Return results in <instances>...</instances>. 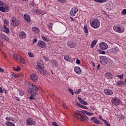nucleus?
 Returning a JSON list of instances; mask_svg holds the SVG:
<instances>
[{
  "instance_id": "2eb2a0df",
  "label": "nucleus",
  "mask_w": 126,
  "mask_h": 126,
  "mask_svg": "<svg viewBox=\"0 0 126 126\" xmlns=\"http://www.w3.org/2000/svg\"><path fill=\"white\" fill-rule=\"evenodd\" d=\"M64 60H65V61H66V62H69L70 63H73V59L70 58V56L69 55L65 56L64 57Z\"/></svg>"
},
{
  "instance_id": "603ef678",
  "label": "nucleus",
  "mask_w": 126,
  "mask_h": 126,
  "mask_svg": "<svg viewBox=\"0 0 126 126\" xmlns=\"http://www.w3.org/2000/svg\"><path fill=\"white\" fill-rule=\"evenodd\" d=\"M81 92V89H79L78 91L74 92L75 94H80Z\"/></svg>"
},
{
  "instance_id": "412c9836",
  "label": "nucleus",
  "mask_w": 126,
  "mask_h": 126,
  "mask_svg": "<svg viewBox=\"0 0 126 126\" xmlns=\"http://www.w3.org/2000/svg\"><path fill=\"white\" fill-rule=\"evenodd\" d=\"M32 32L35 33H38L40 32V30L39 29V28L36 27H33L32 29Z\"/></svg>"
},
{
  "instance_id": "5701e85b",
  "label": "nucleus",
  "mask_w": 126,
  "mask_h": 126,
  "mask_svg": "<svg viewBox=\"0 0 126 126\" xmlns=\"http://www.w3.org/2000/svg\"><path fill=\"white\" fill-rule=\"evenodd\" d=\"M5 125L6 126H15V124L10 121H6Z\"/></svg>"
},
{
  "instance_id": "79ce46f5",
  "label": "nucleus",
  "mask_w": 126,
  "mask_h": 126,
  "mask_svg": "<svg viewBox=\"0 0 126 126\" xmlns=\"http://www.w3.org/2000/svg\"><path fill=\"white\" fill-rule=\"evenodd\" d=\"M3 30H4V32H5V33H6V34L9 33V29H8V28H7L4 29Z\"/></svg>"
},
{
  "instance_id": "4d7b16f0",
  "label": "nucleus",
  "mask_w": 126,
  "mask_h": 126,
  "mask_svg": "<svg viewBox=\"0 0 126 126\" xmlns=\"http://www.w3.org/2000/svg\"><path fill=\"white\" fill-rule=\"evenodd\" d=\"M43 59L44 60H45V61H46V62H48V61H49V58L48 57H47V56H43Z\"/></svg>"
},
{
  "instance_id": "bb28decb",
  "label": "nucleus",
  "mask_w": 126,
  "mask_h": 126,
  "mask_svg": "<svg viewBox=\"0 0 126 126\" xmlns=\"http://www.w3.org/2000/svg\"><path fill=\"white\" fill-rule=\"evenodd\" d=\"M104 93L106 94V95H111V91L108 89H104Z\"/></svg>"
},
{
  "instance_id": "39448f33",
  "label": "nucleus",
  "mask_w": 126,
  "mask_h": 126,
  "mask_svg": "<svg viewBox=\"0 0 126 126\" xmlns=\"http://www.w3.org/2000/svg\"><path fill=\"white\" fill-rule=\"evenodd\" d=\"M44 65L42 64V63H37V65H36V68L38 69V70L40 73H42V74H43V75L47 76V75H48V74L47 73V71L44 70Z\"/></svg>"
},
{
  "instance_id": "338daca9",
  "label": "nucleus",
  "mask_w": 126,
  "mask_h": 126,
  "mask_svg": "<svg viewBox=\"0 0 126 126\" xmlns=\"http://www.w3.org/2000/svg\"><path fill=\"white\" fill-rule=\"evenodd\" d=\"M15 99L17 100V101H20V98L18 97H16Z\"/></svg>"
},
{
  "instance_id": "4be33fe9",
  "label": "nucleus",
  "mask_w": 126,
  "mask_h": 126,
  "mask_svg": "<svg viewBox=\"0 0 126 126\" xmlns=\"http://www.w3.org/2000/svg\"><path fill=\"white\" fill-rule=\"evenodd\" d=\"M91 121H93V122H94V124H96L97 125H100V121H99V120H97L96 119V117H93L91 118Z\"/></svg>"
},
{
  "instance_id": "864d4df0",
  "label": "nucleus",
  "mask_w": 126,
  "mask_h": 126,
  "mask_svg": "<svg viewBox=\"0 0 126 126\" xmlns=\"http://www.w3.org/2000/svg\"><path fill=\"white\" fill-rule=\"evenodd\" d=\"M59 2H61V3H64L65 1H66V0H57Z\"/></svg>"
},
{
  "instance_id": "20e7f679",
  "label": "nucleus",
  "mask_w": 126,
  "mask_h": 126,
  "mask_svg": "<svg viewBox=\"0 0 126 126\" xmlns=\"http://www.w3.org/2000/svg\"><path fill=\"white\" fill-rule=\"evenodd\" d=\"M113 29L114 31L118 32V33H123L125 32V26L122 24L113 26Z\"/></svg>"
},
{
  "instance_id": "72a5a7b5",
  "label": "nucleus",
  "mask_w": 126,
  "mask_h": 126,
  "mask_svg": "<svg viewBox=\"0 0 126 126\" xmlns=\"http://www.w3.org/2000/svg\"><path fill=\"white\" fill-rule=\"evenodd\" d=\"M77 105L79 106V107H80V108H82V109H88L87 107H86V106H84V105H82L80 103H77Z\"/></svg>"
},
{
  "instance_id": "2f4dec72",
  "label": "nucleus",
  "mask_w": 126,
  "mask_h": 126,
  "mask_svg": "<svg viewBox=\"0 0 126 126\" xmlns=\"http://www.w3.org/2000/svg\"><path fill=\"white\" fill-rule=\"evenodd\" d=\"M19 60H20V62L22 63H23V64H25V63H26V61H25V60H24V59H23V58L21 57V58H20Z\"/></svg>"
},
{
  "instance_id": "3c124183",
  "label": "nucleus",
  "mask_w": 126,
  "mask_h": 126,
  "mask_svg": "<svg viewBox=\"0 0 126 126\" xmlns=\"http://www.w3.org/2000/svg\"><path fill=\"white\" fill-rule=\"evenodd\" d=\"M96 44H97V41L96 40H93L92 42V45H93V46H95Z\"/></svg>"
},
{
  "instance_id": "37998d69",
  "label": "nucleus",
  "mask_w": 126,
  "mask_h": 126,
  "mask_svg": "<svg viewBox=\"0 0 126 126\" xmlns=\"http://www.w3.org/2000/svg\"><path fill=\"white\" fill-rule=\"evenodd\" d=\"M28 55L30 58H34V54L32 52H29Z\"/></svg>"
},
{
  "instance_id": "09e8293b",
  "label": "nucleus",
  "mask_w": 126,
  "mask_h": 126,
  "mask_svg": "<svg viewBox=\"0 0 126 126\" xmlns=\"http://www.w3.org/2000/svg\"><path fill=\"white\" fill-rule=\"evenodd\" d=\"M68 91L71 93L72 95H74V93L73 92V90L71 89H68Z\"/></svg>"
},
{
  "instance_id": "f8f14e48",
  "label": "nucleus",
  "mask_w": 126,
  "mask_h": 126,
  "mask_svg": "<svg viewBox=\"0 0 126 126\" xmlns=\"http://www.w3.org/2000/svg\"><path fill=\"white\" fill-rule=\"evenodd\" d=\"M46 42L43 40H39L37 43V46L41 49L45 48V47H46Z\"/></svg>"
},
{
  "instance_id": "c85d7f7f",
  "label": "nucleus",
  "mask_w": 126,
  "mask_h": 126,
  "mask_svg": "<svg viewBox=\"0 0 126 126\" xmlns=\"http://www.w3.org/2000/svg\"><path fill=\"white\" fill-rule=\"evenodd\" d=\"M95 2H99V3H104V2H106L107 0H94Z\"/></svg>"
},
{
  "instance_id": "0e129e2a",
  "label": "nucleus",
  "mask_w": 126,
  "mask_h": 126,
  "mask_svg": "<svg viewBox=\"0 0 126 126\" xmlns=\"http://www.w3.org/2000/svg\"><path fill=\"white\" fill-rule=\"evenodd\" d=\"M90 108L93 110V111H95V107H94V106H91Z\"/></svg>"
},
{
  "instance_id": "13d9d810",
  "label": "nucleus",
  "mask_w": 126,
  "mask_h": 126,
  "mask_svg": "<svg viewBox=\"0 0 126 126\" xmlns=\"http://www.w3.org/2000/svg\"><path fill=\"white\" fill-rule=\"evenodd\" d=\"M76 63H77V64H80V61L79 60V59H77L76 60Z\"/></svg>"
},
{
  "instance_id": "052dcab7",
  "label": "nucleus",
  "mask_w": 126,
  "mask_h": 126,
  "mask_svg": "<svg viewBox=\"0 0 126 126\" xmlns=\"http://www.w3.org/2000/svg\"><path fill=\"white\" fill-rule=\"evenodd\" d=\"M0 93H1V94H2V93H3V90H2V88H1L0 87Z\"/></svg>"
},
{
  "instance_id": "6ab92c4d",
  "label": "nucleus",
  "mask_w": 126,
  "mask_h": 126,
  "mask_svg": "<svg viewBox=\"0 0 126 126\" xmlns=\"http://www.w3.org/2000/svg\"><path fill=\"white\" fill-rule=\"evenodd\" d=\"M19 36L21 39H25L26 38V33L24 32H20Z\"/></svg>"
},
{
  "instance_id": "a878e982",
  "label": "nucleus",
  "mask_w": 126,
  "mask_h": 126,
  "mask_svg": "<svg viewBox=\"0 0 126 126\" xmlns=\"http://www.w3.org/2000/svg\"><path fill=\"white\" fill-rule=\"evenodd\" d=\"M41 39L43 40V41H44L45 42H49V41H50L49 38L44 36V35L41 36Z\"/></svg>"
},
{
  "instance_id": "7c9ffc66",
  "label": "nucleus",
  "mask_w": 126,
  "mask_h": 126,
  "mask_svg": "<svg viewBox=\"0 0 126 126\" xmlns=\"http://www.w3.org/2000/svg\"><path fill=\"white\" fill-rule=\"evenodd\" d=\"M21 69L19 66H18L17 68L13 67V70H14L15 71H20Z\"/></svg>"
},
{
  "instance_id": "4c0bfd02",
  "label": "nucleus",
  "mask_w": 126,
  "mask_h": 126,
  "mask_svg": "<svg viewBox=\"0 0 126 126\" xmlns=\"http://www.w3.org/2000/svg\"><path fill=\"white\" fill-rule=\"evenodd\" d=\"M0 11H1V12H4L5 11V7L2 6H0Z\"/></svg>"
},
{
  "instance_id": "bf43d9fd",
  "label": "nucleus",
  "mask_w": 126,
  "mask_h": 126,
  "mask_svg": "<svg viewBox=\"0 0 126 126\" xmlns=\"http://www.w3.org/2000/svg\"><path fill=\"white\" fill-rule=\"evenodd\" d=\"M4 4H6L3 3V1L0 0V5H4Z\"/></svg>"
},
{
  "instance_id": "473e14b6",
  "label": "nucleus",
  "mask_w": 126,
  "mask_h": 126,
  "mask_svg": "<svg viewBox=\"0 0 126 126\" xmlns=\"http://www.w3.org/2000/svg\"><path fill=\"white\" fill-rule=\"evenodd\" d=\"M13 57L14 59L15 60H16V61H17L18 60V59H19V57H20V56H19V55H18L17 54H14L13 55Z\"/></svg>"
},
{
  "instance_id": "cd10ccee",
  "label": "nucleus",
  "mask_w": 126,
  "mask_h": 126,
  "mask_svg": "<svg viewBox=\"0 0 126 126\" xmlns=\"http://www.w3.org/2000/svg\"><path fill=\"white\" fill-rule=\"evenodd\" d=\"M5 120L6 121H8V122H10V121L11 122H14V120H13V119H12V117H5Z\"/></svg>"
},
{
  "instance_id": "ddd939ff",
  "label": "nucleus",
  "mask_w": 126,
  "mask_h": 126,
  "mask_svg": "<svg viewBox=\"0 0 126 126\" xmlns=\"http://www.w3.org/2000/svg\"><path fill=\"white\" fill-rule=\"evenodd\" d=\"M67 45L68 47H69V48H75V47L77 46L75 42L73 41H69L67 43Z\"/></svg>"
},
{
  "instance_id": "6e6552de",
  "label": "nucleus",
  "mask_w": 126,
  "mask_h": 126,
  "mask_svg": "<svg viewBox=\"0 0 126 126\" xmlns=\"http://www.w3.org/2000/svg\"><path fill=\"white\" fill-rule=\"evenodd\" d=\"M19 20L16 19V18L12 17L11 18V24L14 27H17V26H19Z\"/></svg>"
},
{
  "instance_id": "9d476101",
  "label": "nucleus",
  "mask_w": 126,
  "mask_h": 126,
  "mask_svg": "<svg viewBox=\"0 0 126 126\" xmlns=\"http://www.w3.org/2000/svg\"><path fill=\"white\" fill-rule=\"evenodd\" d=\"M99 48L101 49V50H103L105 51L108 49V44H107V43L105 42H101L99 44Z\"/></svg>"
},
{
  "instance_id": "49530a36",
  "label": "nucleus",
  "mask_w": 126,
  "mask_h": 126,
  "mask_svg": "<svg viewBox=\"0 0 126 126\" xmlns=\"http://www.w3.org/2000/svg\"><path fill=\"white\" fill-rule=\"evenodd\" d=\"M36 95H32L31 94V96H30V100H35V96Z\"/></svg>"
},
{
  "instance_id": "e433bc0d",
  "label": "nucleus",
  "mask_w": 126,
  "mask_h": 126,
  "mask_svg": "<svg viewBox=\"0 0 126 126\" xmlns=\"http://www.w3.org/2000/svg\"><path fill=\"white\" fill-rule=\"evenodd\" d=\"M84 31L85 33L88 34V28H87V25L84 26Z\"/></svg>"
},
{
  "instance_id": "c03bdc74",
  "label": "nucleus",
  "mask_w": 126,
  "mask_h": 126,
  "mask_svg": "<svg viewBox=\"0 0 126 126\" xmlns=\"http://www.w3.org/2000/svg\"><path fill=\"white\" fill-rule=\"evenodd\" d=\"M121 14H122L123 15H126V9L122 10V11L121 12Z\"/></svg>"
},
{
  "instance_id": "a211bd4d",
  "label": "nucleus",
  "mask_w": 126,
  "mask_h": 126,
  "mask_svg": "<svg viewBox=\"0 0 126 126\" xmlns=\"http://www.w3.org/2000/svg\"><path fill=\"white\" fill-rule=\"evenodd\" d=\"M0 39L2 41H8V38L3 33L0 34Z\"/></svg>"
},
{
  "instance_id": "9b49d317",
  "label": "nucleus",
  "mask_w": 126,
  "mask_h": 126,
  "mask_svg": "<svg viewBox=\"0 0 126 126\" xmlns=\"http://www.w3.org/2000/svg\"><path fill=\"white\" fill-rule=\"evenodd\" d=\"M78 11V9H77L76 7H73L71 9V10L70 11V14L71 16H75V15L76 13H77Z\"/></svg>"
},
{
  "instance_id": "b1692460",
  "label": "nucleus",
  "mask_w": 126,
  "mask_h": 126,
  "mask_svg": "<svg viewBox=\"0 0 126 126\" xmlns=\"http://www.w3.org/2000/svg\"><path fill=\"white\" fill-rule=\"evenodd\" d=\"M11 75L12 76H13L14 78H19V77H20V76H21V74H15L14 73H11Z\"/></svg>"
},
{
  "instance_id": "de8ad7c7",
  "label": "nucleus",
  "mask_w": 126,
  "mask_h": 126,
  "mask_svg": "<svg viewBox=\"0 0 126 126\" xmlns=\"http://www.w3.org/2000/svg\"><path fill=\"white\" fill-rule=\"evenodd\" d=\"M5 9L6 10V12H8V11H9V7L8 5L5 6Z\"/></svg>"
},
{
  "instance_id": "f257e3e1",
  "label": "nucleus",
  "mask_w": 126,
  "mask_h": 126,
  "mask_svg": "<svg viewBox=\"0 0 126 126\" xmlns=\"http://www.w3.org/2000/svg\"><path fill=\"white\" fill-rule=\"evenodd\" d=\"M28 85L29 86H32L31 88L28 89V92L29 94H30L32 96H36L38 95V91L41 89L39 86H37L33 84V83L28 82L27 83Z\"/></svg>"
},
{
  "instance_id": "0eeeda50",
  "label": "nucleus",
  "mask_w": 126,
  "mask_h": 126,
  "mask_svg": "<svg viewBox=\"0 0 126 126\" xmlns=\"http://www.w3.org/2000/svg\"><path fill=\"white\" fill-rule=\"evenodd\" d=\"M26 123L28 126H35L36 125V121L34 120L32 118H28Z\"/></svg>"
},
{
  "instance_id": "5fc2aeb1",
  "label": "nucleus",
  "mask_w": 126,
  "mask_h": 126,
  "mask_svg": "<svg viewBox=\"0 0 126 126\" xmlns=\"http://www.w3.org/2000/svg\"><path fill=\"white\" fill-rule=\"evenodd\" d=\"M37 41H38V39H37V38H34L33 39L32 43L33 44H36V43H37Z\"/></svg>"
},
{
  "instance_id": "7ed1b4c3",
  "label": "nucleus",
  "mask_w": 126,
  "mask_h": 126,
  "mask_svg": "<svg viewBox=\"0 0 126 126\" xmlns=\"http://www.w3.org/2000/svg\"><path fill=\"white\" fill-rule=\"evenodd\" d=\"M90 24L91 26L94 29L99 28V27H100V25H101L100 20L98 19H93L90 20Z\"/></svg>"
},
{
  "instance_id": "f704fd0d",
  "label": "nucleus",
  "mask_w": 126,
  "mask_h": 126,
  "mask_svg": "<svg viewBox=\"0 0 126 126\" xmlns=\"http://www.w3.org/2000/svg\"><path fill=\"white\" fill-rule=\"evenodd\" d=\"M105 77L108 79H110L111 78V73H106L105 74Z\"/></svg>"
},
{
  "instance_id": "dca6fc26",
  "label": "nucleus",
  "mask_w": 126,
  "mask_h": 126,
  "mask_svg": "<svg viewBox=\"0 0 126 126\" xmlns=\"http://www.w3.org/2000/svg\"><path fill=\"white\" fill-rule=\"evenodd\" d=\"M24 18L27 22H28V23H30V22H31V17L29 15L25 14L24 15Z\"/></svg>"
},
{
  "instance_id": "c756f323",
  "label": "nucleus",
  "mask_w": 126,
  "mask_h": 126,
  "mask_svg": "<svg viewBox=\"0 0 126 126\" xmlns=\"http://www.w3.org/2000/svg\"><path fill=\"white\" fill-rule=\"evenodd\" d=\"M84 113L86 114L87 116H93V115H94V113H90L86 110L84 111Z\"/></svg>"
},
{
  "instance_id": "774afa93",
  "label": "nucleus",
  "mask_w": 126,
  "mask_h": 126,
  "mask_svg": "<svg viewBox=\"0 0 126 126\" xmlns=\"http://www.w3.org/2000/svg\"><path fill=\"white\" fill-rule=\"evenodd\" d=\"M92 63L93 67H95V63L94 62H92Z\"/></svg>"
},
{
  "instance_id": "58836bf2",
  "label": "nucleus",
  "mask_w": 126,
  "mask_h": 126,
  "mask_svg": "<svg viewBox=\"0 0 126 126\" xmlns=\"http://www.w3.org/2000/svg\"><path fill=\"white\" fill-rule=\"evenodd\" d=\"M111 52L113 53V54H116L118 53V49H116V48H114V49H111Z\"/></svg>"
},
{
  "instance_id": "ea45409f",
  "label": "nucleus",
  "mask_w": 126,
  "mask_h": 126,
  "mask_svg": "<svg viewBox=\"0 0 126 126\" xmlns=\"http://www.w3.org/2000/svg\"><path fill=\"white\" fill-rule=\"evenodd\" d=\"M35 12L37 13L38 15H40V14H42V10L39 9H36L35 11Z\"/></svg>"
},
{
  "instance_id": "f3484780",
  "label": "nucleus",
  "mask_w": 126,
  "mask_h": 126,
  "mask_svg": "<svg viewBox=\"0 0 126 126\" xmlns=\"http://www.w3.org/2000/svg\"><path fill=\"white\" fill-rule=\"evenodd\" d=\"M74 70L75 72L77 74H81V69H80V67L79 66H76L74 68Z\"/></svg>"
},
{
  "instance_id": "a18cd8bd",
  "label": "nucleus",
  "mask_w": 126,
  "mask_h": 126,
  "mask_svg": "<svg viewBox=\"0 0 126 126\" xmlns=\"http://www.w3.org/2000/svg\"><path fill=\"white\" fill-rule=\"evenodd\" d=\"M81 103V104H83V105H88L87 102H86V101L84 100V99L82 100Z\"/></svg>"
},
{
  "instance_id": "a19ab883",
  "label": "nucleus",
  "mask_w": 126,
  "mask_h": 126,
  "mask_svg": "<svg viewBox=\"0 0 126 126\" xmlns=\"http://www.w3.org/2000/svg\"><path fill=\"white\" fill-rule=\"evenodd\" d=\"M3 22H4V24H6V25L9 24V22H8V20L6 19H3Z\"/></svg>"
},
{
  "instance_id": "aec40b11",
  "label": "nucleus",
  "mask_w": 126,
  "mask_h": 126,
  "mask_svg": "<svg viewBox=\"0 0 126 126\" xmlns=\"http://www.w3.org/2000/svg\"><path fill=\"white\" fill-rule=\"evenodd\" d=\"M51 64L53 67H55V66H58L59 63H58V62H57V61L55 60H52L51 61Z\"/></svg>"
},
{
  "instance_id": "c9c22d12",
  "label": "nucleus",
  "mask_w": 126,
  "mask_h": 126,
  "mask_svg": "<svg viewBox=\"0 0 126 126\" xmlns=\"http://www.w3.org/2000/svg\"><path fill=\"white\" fill-rule=\"evenodd\" d=\"M98 53H99L101 55H105L106 52L105 51H103L102 50L99 49L98 50Z\"/></svg>"
},
{
  "instance_id": "680f3d73",
  "label": "nucleus",
  "mask_w": 126,
  "mask_h": 126,
  "mask_svg": "<svg viewBox=\"0 0 126 126\" xmlns=\"http://www.w3.org/2000/svg\"><path fill=\"white\" fill-rule=\"evenodd\" d=\"M78 99L79 102H80V103H81V102L82 101V100H83V99H82L81 98V97H78Z\"/></svg>"
},
{
  "instance_id": "393cba45",
  "label": "nucleus",
  "mask_w": 126,
  "mask_h": 126,
  "mask_svg": "<svg viewBox=\"0 0 126 126\" xmlns=\"http://www.w3.org/2000/svg\"><path fill=\"white\" fill-rule=\"evenodd\" d=\"M117 86H118L119 87H121V86H122L123 85H125V82L123 81H120L118 82L117 83Z\"/></svg>"
},
{
  "instance_id": "69168bd1",
  "label": "nucleus",
  "mask_w": 126,
  "mask_h": 126,
  "mask_svg": "<svg viewBox=\"0 0 126 126\" xmlns=\"http://www.w3.org/2000/svg\"><path fill=\"white\" fill-rule=\"evenodd\" d=\"M96 69L98 70V69H100V64H99L97 66H96Z\"/></svg>"
},
{
  "instance_id": "423d86ee",
  "label": "nucleus",
  "mask_w": 126,
  "mask_h": 126,
  "mask_svg": "<svg viewBox=\"0 0 126 126\" xmlns=\"http://www.w3.org/2000/svg\"><path fill=\"white\" fill-rule=\"evenodd\" d=\"M99 60L101 64H102L103 65H106V64H107V66L110 67V64H108V59H107L106 57L102 56L100 57Z\"/></svg>"
},
{
  "instance_id": "1a4fd4ad",
  "label": "nucleus",
  "mask_w": 126,
  "mask_h": 126,
  "mask_svg": "<svg viewBox=\"0 0 126 126\" xmlns=\"http://www.w3.org/2000/svg\"><path fill=\"white\" fill-rule=\"evenodd\" d=\"M111 102L113 105L117 106L118 105H120L121 103V100L118 97H114L112 99Z\"/></svg>"
},
{
  "instance_id": "4468645a",
  "label": "nucleus",
  "mask_w": 126,
  "mask_h": 126,
  "mask_svg": "<svg viewBox=\"0 0 126 126\" xmlns=\"http://www.w3.org/2000/svg\"><path fill=\"white\" fill-rule=\"evenodd\" d=\"M30 77L32 81H34V82H37V81H38V76H37V75L34 73L31 74L30 75Z\"/></svg>"
},
{
  "instance_id": "8fccbe9b",
  "label": "nucleus",
  "mask_w": 126,
  "mask_h": 126,
  "mask_svg": "<svg viewBox=\"0 0 126 126\" xmlns=\"http://www.w3.org/2000/svg\"><path fill=\"white\" fill-rule=\"evenodd\" d=\"M19 93L20 96H23V95H24V92L22 91H19Z\"/></svg>"
},
{
  "instance_id": "f03ea898",
  "label": "nucleus",
  "mask_w": 126,
  "mask_h": 126,
  "mask_svg": "<svg viewBox=\"0 0 126 126\" xmlns=\"http://www.w3.org/2000/svg\"><path fill=\"white\" fill-rule=\"evenodd\" d=\"M74 117L77 119V120L81 121V122H84V121L88 122L89 121L88 117L82 111H77L74 114Z\"/></svg>"
},
{
  "instance_id": "6e6d98bb",
  "label": "nucleus",
  "mask_w": 126,
  "mask_h": 126,
  "mask_svg": "<svg viewBox=\"0 0 126 126\" xmlns=\"http://www.w3.org/2000/svg\"><path fill=\"white\" fill-rule=\"evenodd\" d=\"M117 77H118L119 78H120V79H122V78H123L124 77V74H123L121 75H118Z\"/></svg>"
},
{
  "instance_id": "e2e57ef3",
  "label": "nucleus",
  "mask_w": 126,
  "mask_h": 126,
  "mask_svg": "<svg viewBox=\"0 0 126 126\" xmlns=\"http://www.w3.org/2000/svg\"><path fill=\"white\" fill-rule=\"evenodd\" d=\"M4 69H2V68L0 67V72H4Z\"/></svg>"
}]
</instances>
